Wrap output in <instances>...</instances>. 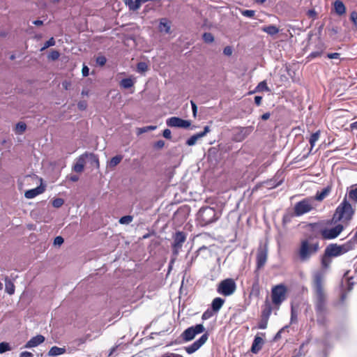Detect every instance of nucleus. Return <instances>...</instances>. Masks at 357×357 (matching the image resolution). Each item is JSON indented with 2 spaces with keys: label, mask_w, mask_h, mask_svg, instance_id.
I'll return each mask as SVG.
<instances>
[{
  "label": "nucleus",
  "mask_w": 357,
  "mask_h": 357,
  "mask_svg": "<svg viewBox=\"0 0 357 357\" xmlns=\"http://www.w3.org/2000/svg\"><path fill=\"white\" fill-rule=\"evenodd\" d=\"M298 313L295 310L294 306H291V324L295 323L297 321Z\"/></svg>",
  "instance_id": "42"
},
{
  "label": "nucleus",
  "mask_w": 357,
  "mask_h": 357,
  "mask_svg": "<svg viewBox=\"0 0 357 357\" xmlns=\"http://www.w3.org/2000/svg\"><path fill=\"white\" fill-rule=\"evenodd\" d=\"M223 53L227 56H230L232 54V50L231 47L227 46L224 48Z\"/></svg>",
  "instance_id": "63"
},
{
  "label": "nucleus",
  "mask_w": 357,
  "mask_h": 357,
  "mask_svg": "<svg viewBox=\"0 0 357 357\" xmlns=\"http://www.w3.org/2000/svg\"><path fill=\"white\" fill-rule=\"evenodd\" d=\"M317 321L319 324L324 325L326 322V314H323V315L317 314Z\"/></svg>",
  "instance_id": "51"
},
{
  "label": "nucleus",
  "mask_w": 357,
  "mask_h": 357,
  "mask_svg": "<svg viewBox=\"0 0 357 357\" xmlns=\"http://www.w3.org/2000/svg\"><path fill=\"white\" fill-rule=\"evenodd\" d=\"M96 61L98 65L102 66L106 63L107 59L104 56H99L96 58Z\"/></svg>",
  "instance_id": "50"
},
{
  "label": "nucleus",
  "mask_w": 357,
  "mask_h": 357,
  "mask_svg": "<svg viewBox=\"0 0 357 357\" xmlns=\"http://www.w3.org/2000/svg\"><path fill=\"white\" fill-rule=\"evenodd\" d=\"M137 69L138 73H144L147 70L148 66L145 62H139L137 65Z\"/></svg>",
  "instance_id": "39"
},
{
  "label": "nucleus",
  "mask_w": 357,
  "mask_h": 357,
  "mask_svg": "<svg viewBox=\"0 0 357 357\" xmlns=\"http://www.w3.org/2000/svg\"><path fill=\"white\" fill-rule=\"evenodd\" d=\"M64 240L61 236H56L54 240V244L55 245H61L63 244Z\"/></svg>",
  "instance_id": "54"
},
{
  "label": "nucleus",
  "mask_w": 357,
  "mask_h": 357,
  "mask_svg": "<svg viewBox=\"0 0 357 357\" xmlns=\"http://www.w3.org/2000/svg\"><path fill=\"white\" fill-rule=\"evenodd\" d=\"M82 73L83 77L88 76L89 74V68L86 66L84 65L82 70Z\"/></svg>",
  "instance_id": "62"
},
{
  "label": "nucleus",
  "mask_w": 357,
  "mask_h": 357,
  "mask_svg": "<svg viewBox=\"0 0 357 357\" xmlns=\"http://www.w3.org/2000/svg\"><path fill=\"white\" fill-rule=\"evenodd\" d=\"M212 316H213V312L211 310H207L206 311H205L203 313V314L202 316V319L203 320H206V319L211 318Z\"/></svg>",
  "instance_id": "53"
},
{
  "label": "nucleus",
  "mask_w": 357,
  "mask_h": 357,
  "mask_svg": "<svg viewBox=\"0 0 357 357\" xmlns=\"http://www.w3.org/2000/svg\"><path fill=\"white\" fill-rule=\"evenodd\" d=\"M287 288L282 284H280L273 287L271 289L272 302L275 305H280L286 299Z\"/></svg>",
  "instance_id": "9"
},
{
  "label": "nucleus",
  "mask_w": 357,
  "mask_h": 357,
  "mask_svg": "<svg viewBox=\"0 0 357 357\" xmlns=\"http://www.w3.org/2000/svg\"><path fill=\"white\" fill-rule=\"evenodd\" d=\"M5 289L6 291L10 295L13 294L15 292V285L8 277L5 278Z\"/></svg>",
  "instance_id": "28"
},
{
  "label": "nucleus",
  "mask_w": 357,
  "mask_h": 357,
  "mask_svg": "<svg viewBox=\"0 0 357 357\" xmlns=\"http://www.w3.org/2000/svg\"><path fill=\"white\" fill-rule=\"evenodd\" d=\"M320 250V242L317 236H309L300 242L296 250L298 258L301 262L308 261Z\"/></svg>",
  "instance_id": "2"
},
{
  "label": "nucleus",
  "mask_w": 357,
  "mask_h": 357,
  "mask_svg": "<svg viewBox=\"0 0 357 357\" xmlns=\"http://www.w3.org/2000/svg\"><path fill=\"white\" fill-rule=\"evenodd\" d=\"M186 240V235L183 231H176L174 236V243L172 245V252L174 255H177L182 248L183 243Z\"/></svg>",
  "instance_id": "13"
},
{
  "label": "nucleus",
  "mask_w": 357,
  "mask_h": 357,
  "mask_svg": "<svg viewBox=\"0 0 357 357\" xmlns=\"http://www.w3.org/2000/svg\"><path fill=\"white\" fill-rule=\"evenodd\" d=\"M44 191V188L41 186L36 187L35 188L29 190L25 192L24 196L27 199H33L36 197L37 195L43 193Z\"/></svg>",
  "instance_id": "19"
},
{
  "label": "nucleus",
  "mask_w": 357,
  "mask_h": 357,
  "mask_svg": "<svg viewBox=\"0 0 357 357\" xmlns=\"http://www.w3.org/2000/svg\"><path fill=\"white\" fill-rule=\"evenodd\" d=\"M158 29L162 33H169L171 32L170 22L167 18L160 19Z\"/></svg>",
  "instance_id": "18"
},
{
  "label": "nucleus",
  "mask_w": 357,
  "mask_h": 357,
  "mask_svg": "<svg viewBox=\"0 0 357 357\" xmlns=\"http://www.w3.org/2000/svg\"><path fill=\"white\" fill-rule=\"evenodd\" d=\"M319 136H320V131L319 130H318V131H317V132H314L313 134L311 135V136L310 137V139H309V142H310V146H311V148H310V153L312 150L313 147L315 146V144L318 141V139L319 138Z\"/></svg>",
  "instance_id": "31"
},
{
  "label": "nucleus",
  "mask_w": 357,
  "mask_h": 357,
  "mask_svg": "<svg viewBox=\"0 0 357 357\" xmlns=\"http://www.w3.org/2000/svg\"><path fill=\"white\" fill-rule=\"evenodd\" d=\"M268 319L262 318L258 324V328L259 329H265L267 327Z\"/></svg>",
  "instance_id": "49"
},
{
  "label": "nucleus",
  "mask_w": 357,
  "mask_h": 357,
  "mask_svg": "<svg viewBox=\"0 0 357 357\" xmlns=\"http://www.w3.org/2000/svg\"><path fill=\"white\" fill-rule=\"evenodd\" d=\"M88 155L90 156V158L96 163L97 167H99V160H98V156L93 153H89V154H88Z\"/></svg>",
  "instance_id": "58"
},
{
  "label": "nucleus",
  "mask_w": 357,
  "mask_h": 357,
  "mask_svg": "<svg viewBox=\"0 0 357 357\" xmlns=\"http://www.w3.org/2000/svg\"><path fill=\"white\" fill-rule=\"evenodd\" d=\"M165 146V142L163 140H158L154 144V147L155 149H162Z\"/></svg>",
  "instance_id": "59"
},
{
  "label": "nucleus",
  "mask_w": 357,
  "mask_h": 357,
  "mask_svg": "<svg viewBox=\"0 0 357 357\" xmlns=\"http://www.w3.org/2000/svg\"><path fill=\"white\" fill-rule=\"evenodd\" d=\"M254 127L252 126L246 127H236L234 129L232 139L236 142L243 141L253 131Z\"/></svg>",
  "instance_id": "10"
},
{
  "label": "nucleus",
  "mask_w": 357,
  "mask_h": 357,
  "mask_svg": "<svg viewBox=\"0 0 357 357\" xmlns=\"http://www.w3.org/2000/svg\"><path fill=\"white\" fill-rule=\"evenodd\" d=\"M241 13L242 15H243L246 17L252 18L254 17L255 11L252 10H241Z\"/></svg>",
  "instance_id": "45"
},
{
  "label": "nucleus",
  "mask_w": 357,
  "mask_h": 357,
  "mask_svg": "<svg viewBox=\"0 0 357 357\" xmlns=\"http://www.w3.org/2000/svg\"><path fill=\"white\" fill-rule=\"evenodd\" d=\"M334 10L337 15L341 16L346 13V7L340 0H336L334 3Z\"/></svg>",
  "instance_id": "21"
},
{
  "label": "nucleus",
  "mask_w": 357,
  "mask_h": 357,
  "mask_svg": "<svg viewBox=\"0 0 357 357\" xmlns=\"http://www.w3.org/2000/svg\"><path fill=\"white\" fill-rule=\"evenodd\" d=\"M210 128L208 126H204V130L202 132H198L199 136H201V137H204L208 132H210Z\"/></svg>",
  "instance_id": "60"
},
{
  "label": "nucleus",
  "mask_w": 357,
  "mask_h": 357,
  "mask_svg": "<svg viewBox=\"0 0 357 357\" xmlns=\"http://www.w3.org/2000/svg\"><path fill=\"white\" fill-rule=\"evenodd\" d=\"M331 188L330 186H327L326 188H324L321 192H317L316 193V195L314 197V200H317V201H322L324 199H325L328 195L329 193L331 192Z\"/></svg>",
  "instance_id": "22"
},
{
  "label": "nucleus",
  "mask_w": 357,
  "mask_h": 357,
  "mask_svg": "<svg viewBox=\"0 0 357 357\" xmlns=\"http://www.w3.org/2000/svg\"><path fill=\"white\" fill-rule=\"evenodd\" d=\"M45 341V337L42 335H38L31 337L25 344V348L36 347Z\"/></svg>",
  "instance_id": "17"
},
{
  "label": "nucleus",
  "mask_w": 357,
  "mask_h": 357,
  "mask_svg": "<svg viewBox=\"0 0 357 357\" xmlns=\"http://www.w3.org/2000/svg\"><path fill=\"white\" fill-rule=\"evenodd\" d=\"M166 124L169 127L187 128L190 126V121L179 117L172 116L167 119Z\"/></svg>",
  "instance_id": "15"
},
{
  "label": "nucleus",
  "mask_w": 357,
  "mask_h": 357,
  "mask_svg": "<svg viewBox=\"0 0 357 357\" xmlns=\"http://www.w3.org/2000/svg\"><path fill=\"white\" fill-rule=\"evenodd\" d=\"M260 91H266L269 92L270 89L268 87L266 82L262 81L258 84V85L256 86L254 91L250 92V93H255V92H260Z\"/></svg>",
  "instance_id": "30"
},
{
  "label": "nucleus",
  "mask_w": 357,
  "mask_h": 357,
  "mask_svg": "<svg viewBox=\"0 0 357 357\" xmlns=\"http://www.w3.org/2000/svg\"><path fill=\"white\" fill-rule=\"evenodd\" d=\"M123 1L130 10H137L141 6L140 0H123Z\"/></svg>",
  "instance_id": "24"
},
{
  "label": "nucleus",
  "mask_w": 357,
  "mask_h": 357,
  "mask_svg": "<svg viewBox=\"0 0 357 357\" xmlns=\"http://www.w3.org/2000/svg\"><path fill=\"white\" fill-rule=\"evenodd\" d=\"M202 138L201 136H199V133H197L192 136H191L188 140L186 141V144L188 146H193L196 144L197 141Z\"/></svg>",
  "instance_id": "35"
},
{
  "label": "nucleus",
  "mask_w": 357,
  "mask_h": 357,
  "mask_svg": "<svg viewBox=\"0 0 357 357\" xmlns=\"http://www.w3.org/2000/svg\"><path fill=\"white\" fill-rule=\"evenodd\" d=\"M134 84V82L130 78H124L120 82V86L123 89H129Z\"/></svg>",
  "instance_id": "34"
},
{
  "label": "nucleus",
  "mask_w": 357,
  "mask_h": 357,
  "mask_svg": "<svg viewBox=\"0 0 357 357\" xmlns=\"http://www.w3.org/2000/svg\"><path fill=\"white\" fill-rule=\"evenodd\" d=\"M224 303L225 300L223 298L220 297L215 298L211 303L212 310L215 312H218L222 307Z\"/></svg>",
  "instance_id": "23"
},
{
  "label": "nucleus",
  "mask_w": 357,
  "mask_h": 357,
  "mask_svg": "<svg viewBox=\"0 0 357 357\" xmlns=\"http://www.w3.org/2000/svg\"><path fill=\"white\" fill-rule=\"evenodd\" d=\"M340 56V53H337V52H334V53H328L327 54V57L328 59H339Z\"/></svg>",
  "instance_id": "56"
},
{
  "label": "nucleus",
  "mask_w": 357,
  "mask_h": 357,
  "mask_svg": "<svg viewBox=\"0 0 357 357\" xmlns=\"http://www.w3.org/2000/svg\"><path fill=\"white\" fill-rule=\"evenodd\" d=\"M208 333L206 332L204 333L198 340L195 341L192 344L185 347V351L188 354H192L199 350L208 340Z\"/></svg>",
  "instance_id": "12"
},
{
  "label": "nucleus",
  "mask_w": 357,
  "mask_h": 357,
  "mask_svg": "<svg viewBox=\"0 0 357 357\" xmlns=\"http://www.w3.org/2000/svg\"><path fill=\"white\" fill-rule=\"evenodd\" d=\"M321 52H322L319 50L312 52L308 55L307 58L310 59H313L314 58L319 56L321 54Z\"/></svg>",
  "instance_id": "52"
},
{
  "label": "nucleus",
  "mask_w": 357,
  "mask_h": 357,
  "mask_svg": "<svg viewBox=\"0 0 357 357\" xmlns=\"http://www.w3.org/2000/svg\"><path fill=\"white\" fill-rule=\"evenodd\" d=\"M348 273H346L344 275V278L342 280V282L344 281H347V285H348V291H350L353 288L354 282L351 281L352 278L347 275Z\"/></svg>",
  "instance_id": "36"
},
{
  "label": "nucleus",
  "mask_w": 357,
  "mask_h": 357,
  "mask_svg": "<svg viewBox=\"0 0 357 357\" xmlns=\"http://www.w3.org/2000/svg\"><path fill=\"white\" fill-rule=\"evenodd\" d=\"M272 312V307L268 301H266L261 312V317L268 319Z\"/></svg>",
  "instance_id": "26"
},
{
  "label": "nucleus",
  "mask_w": 357,
  "mask_h": 357,
  "mask_svg": "<svg viewBox=\"0 0 357 357\" xmlns=\"http://www.w3.org/2000/svg\"><path fill=\"white\" fill-rule=\"evenodd\" d=\"M87 157L88 156V153H86L85 154L81 155L77 162L73 166V170L75 172H77V173H81L82 172H83L84 170V157Z\"/></svg>",
  "instance_id": "20"
},
{
  "label": "nucleus",
  "mask_w": 357,
  "mask_h": 357,
  "mask_svg": "<svg viewBox=\"0 0 357 357\" xmlns=\"http://www.w3.org/2000/svg\"><path fill=\"white\" fill-rule=\"evenodd\" d=\"M77 107L80 110H84L87 107V103L84 100L79 101L77 104Z\"/></svg>",
  "instance_id": "55"
},
{
  "label": "nucleus",
  "mask_w": 357,
  "mask_h": 357,
  "mask_svg": "<svg viewBox=\"0 0 357 357\" xmlns=\"http://www.w3.org/2000/svg\"><path fill=\"white\" fill-rule=\"evenodd\" d=\"M236 289V284L232 278L222 280L218 285L217 292L224 296L232 295Z\"/></svg>",
  "instance_id": "7"
},
{
  "label": "nucleus",
  "mask_w": 357,
  "mask_h": 357,
  "mask_svg": "<svg viewBox=\"0 0 357 357\" xmlns=\"http://www.w3.org/2000/svg\"><path fill=\"white\" fill-rule=\"evenodd\" d=\"M348 195L350 200L357 203V184L351 186Z\"/></svg>",
  "instance_id": "33"
},
{
  "label": "nucleus",
  "mask_w": 357,
  "mask_h": 357,
  "mask_svg": "<svg viewBox=\"0 0 357 357\" xmlns=\"http://www.w3.org/2000/svg\"><path fill=\"white\" fill-rule=\"evenodd\" d=\"M132 219H133V218L131 215H125V216L121 217L119 219V222L121 225H128L132 221Z\"/></svg>",
  "instance_id": "37"
},
{
  "label": "nucleus",
  "mask_w": 357,
  "mask_h": 357,
  "mask_svg": "<svg viewBox=\"0 0 357 357\" xmlns=\"http://www.w3.org/2000/svg\"><path fill=\"white\" fill-rule=\"evenodd\" d=\"M162 135L165 138L170 139L172 138V132L169 129H165L163 131Z\"/></svg>",
  "instance_id": "57"
},
{
  "label": "nucleus",
  "mask_w": 357,
  "mask_h": 357,
  "mask_svg": "<svg viewBox=\"0 0 357 357\" xmlns=\"http://www.w3.org/2000/svg\"><path fill=\"white\" fill-rule=\"evenodd\" d=\"M354 212L355 211L351 204L347 201V197H344L342 202L336 208L333 220L335 222L338 221L344 224H348L353 218Z\"/></svg>",
  "instance_id": "3"
},
{
  "label": "nucleus",
  "mask_w": 357,
  "mask_h": 357,
  "mask_svg": "<svg viewBox=\"0 0 357 357\" xmlns=\"http://www.w3.org/2000/svg\"><path fill=\"white\" fill-rule=\"evenodd\" d=\"M331 257L329 255H327V253L324 252V254L321 257V266L324 269L326 270L330 267V265L331 264Z\"/></svg>",
  "instance_id": "29"
},
{
  "label": "nucleus",
  "mask_w": 357,
  "mask_h": 357,
  "mask_svg": "<svg viewBox=\"0 0 357 357\" xmlns=\"http://www.w3.org/2000/svg\"><path fill=\"white\" fill-rule=\"evenodd\" d=\"M314 208V199L309 197L297 202L294 206V213L297 216L303 215L311 211Z\"/></svg>",
  "instance_id": "8"
},
{
  "label": "nucleus",
  "mask_w": 357,
  "mask_h": 357,
  "mask_svg": "<svg viewBox=\"0 0 357 357\" xmlns=\"http://www.w3.org/2000/svg\"><path fill=\"white\" fill-rule=\"evenodd\" d=\"M268 257V248L266 245H260L257 252V268L261 269L266 264Z\"/></svg>",
  "instance_id": "14"
},
{
  "label": "nucleus",
  "mask_w": 357,
  "mask_h": 357,
  "mask_svg": "<svg viewBox=\"0 0 357 357\" xmlns=\"http://www.w3.org/2000/svg\"><path fill=\"white\" fill-rule=\"evenodd\" d=\"M354 245L355 244L351 240L342 245L331 243L326 246L324 252L331 257H337L352 250Z\"/></svg>",
  "instance_id": "5"
},
{
  "label": "nucleus",
  "mask_w": 357,
  "mask_h": 357,
  "mask_svg": "<svg viewBox=\"0 0 357 357\" xmlns=\"http://www.w3.org/2000/svg\"><path fill=\"white\" fill-rule=\"evenodd\" d=\"M20 357H33V354L29 351H22L20 353Z\"/></svg>",
  "instance_id": "64"
},
{
  "label": "nucleus",
  "mask_w": 357,
  "mask_h": 357,
  "mask_svg": "<svg viewBox=\"0 0 357 357\" xmlns=\"http://www.w3.org/2000/svg\"><path fill=\"white\" fill-rule=\"evenodd\" d=\"M202 38L206 43H211L214 40V37L211 33H204Z\"/></svg>",
  "instance_id": "40"
},
{
  "label": "nucleus",
  "mask_w": 357,
  "mask_h": 357,
  "mask_svg": "<svg viewBox=\"0 0 357 357\" xmlns=\"http://www.w3.org/2000/svg\"><path fill=\"white\" fill-rule=\"evenodd\" d=\"M26 128V126L24 123L20 122V123H17V125H16V131H17V132H18L20 134H21L24 131H25Z\"/></svg>",
  "instance_id": "44"
},
{
  "label": "nucleus",
  "mask_w": 357,
  "mask_h": 357,
  "mask_svg": "<svg viewBox=\"0 0 357 357\" xmlns=\"http://www.w3.org/2000/svg\"><path fill=\"white\" fill-rule=\"evenodd\" d=\"M64 203V200L61 198H56L52 201V206L54 208H60Z\"/></svg>",
  "instance_id": "43"
},
{
  "label": "nucleus",
  "mask_w": 357,
  "mask_h": 357,
  "mask_svg": "<svg viewBox=\"0 0 357 357\" xmlns=\"http://www.w3.org/2000/svg\"><path fill=\"white\" fill-rule=\"evenodd\" d=\"M344 226L338 224L332 228H325L321 230V235L324 239H333L337 237L343 231Z\"/></svg>",
  "instance_id": "11"
},
{
  "label": "nucleus",
  "mask_w": 357,
  "mask_h": 357,
  "mask_svg": "<svg viewBox=\"0 0 357 357\" xmlns=\"http://www.w3.org/2000/svg\"><path fill=\"white\" fill-rule=\"evenodd\" d=\"M325 273L317 271L313 274L312 289L315 294V311L317 314L323 315L326 313V294L324 290Z\"/></svg>",
  "instance_id": "1"
},
{
  "label": "nucleus",
  "mask_w": 357,
  "mask_h": 357,
  "mask_svg": "<svg viewBox=\"0 0 357 357\" xmlns=\"http://www.w3.org/2000/svg\"><path fill=\"white\" fill-rule=\"evenodd\" d=\"M350 20L352 22L355 28L357 29V12L356 11H352L350 13Z\"/></svg>",
  "instance_id": "46"
},
{
  "label": "nucleus",
  "mask_w": 357,
  "mask_h": 357,
  "mask_svg": "<svg viewBox=\"0 0 357 357\" xmlns=\"http://www.w3.org/2000/svg\"><path fill=\"white\" fill-rule=\"evenodd\" d=\"M10 350H11V347L8 343L4 342L0 343V354H3Z\"/></svg>",
  "instance_id": "38"
},
{
  "label": "nucleus",
  "mask_w": 357,
  "mask_h": 357,
  "mask_svg": "<svg viewBox=\"0 0 357 357\" xmlns=\"http://www.w3.org/2000/svg\"><path fill=\"white\" fill-rule=\"evenodd\" d=\"M261 31L273 36L279 33V29L275 25H268L261 27Z\"/></svg>",
  "instance_id": "25"
},
{
  "label": "nucleus",
  "mask_w": 357,
  "mask_h": 357,
  "mask_svg": "<svg viewBox=\"0 0 357 357\" xmlns=\"http://www.w3.org/2000/svg\"><path fill=\"white\" fill-rule=\"evenodd\" d=\"M220 213L210 206L202 207L197 213V220L201 226H206L217 221Z\"/></svg>",
  "instance_id": "4"
},
{
  "label": "nucleus",
  "mask_w": 357,
  "mask_h": 357,
  "mask_svg": "<svg viewBox=\"0 0 357 357\" xmlns=\"http://www.w3.org/2000/svg\"><path fill=\"white\" fill-rule=\"evenodd\" d=\"M123 155H117L113 158H111L109 160L108 165L111 168L115 167L116 165H118L122 160Z\"/></svg>",
  "instance_id": "32"
},
{
  "label": "nucleus",
  "mask_w": 357,
  "mask_h": 357,
  "mask_svg": "<svg viewBox=\"0 0 357 357\" xmlns=\"http://www.w3.org/2000/svg\"><path fill=\"white\" fill-rule=\"evenodd\" d=\"M304 347H305V343H303L300 346V348H299L297 354H295L294 356H293L292 357H303V356H304L305 354V351H304Z\"/></svg>",
  "instance_id": "48"
},
{
  "label": "nucleus",
  "mask_w": 357,
  "mask_h": 357,
  "mask_svg": "<svg viewBox=\"0 0 357 357\" xmlns=\"http://www.w3.org/2000/svg\"><path fill=\"white\" fill-rule=\"evenodd\" d=\"M66 349L64 347H58L56 346L52 347L49 352L48 356H57L59 355L63 354L66 353Z\"/></svg>",
  "instance_id": "27"
},
{
  "label": "nucleus",
  "mask_w": 357,
  "mask_h": 357,
  "mask_svg": "<svg viewBox=\"0 0 357 357\" xmlns=\"http://www.w3.org/2000/svg\"><path fill=\"white\" fill-rule=\"evenodd\" d=\"M155 128H156V126H149L144 127L140 129V133L145 132L148 130H153Z\"/></svg>",
  "instance_id": "61"
},
{
  "label": "nucleus",
  "mask_w": 357,
  "mask_h": 357,
  "mask_svg": "<svg viewBox=\"0 0 357 357\" xmlns=\"http://www.w3.org/2000/svg\"><path fill=\"white\" fill-rule=\"evenodd\" d=\"M205 331V327L203 324H199L188 327L181 334L180 338L183 342H188L192 340L196 335L201 334Z\"/></svg>",
  "instance_id": "6"
},
{
  "label": "nucleus",
  "mask_w": 357,
  "mask_h": 357,
  "mask_svg": "<svg viewBox=\"0 0 357 357\" xmlns=\"http://www.w3.org/2000/svg\"><path fill=\"white\" fill-rule=\"evenodd\" d=\"M264 344V341L263 338L260 336H259V334H257L252 342V347H251V351L253 354H257L262 348L263 345Z\"/></svg>",
  "instance_id": "16"
},
{
  "label": "nucleus",
  "mask_w": 357,
  "mask_h": 357,
  "mask_svg": "<svg viewBox=\"0 0 357 357\" xmlns=\"http://www.w3.org/2000/svg\"><path fill=\"white\" fill-rule=\"evenodd\" d=\"M60 54L56 50H52L48 55V58L53 61H55L59 58Z\"/></svg>",
  "instance_id": "47"
},
{
  "label": "nucleus",
  "mask_w": 357,
  "mask_h": 357,
  "mask_svg": "<svg viewBox=\"0 0 357 357\" xmlns=\"http://www.w3.org/2000/svg\"><path fill=\"white\" fill-rule=\"evenodd\" d=\"M55 45V40L53 37L50 38L47 41L45 42L43 47L40 49V51H43L49 47L54 46Z\"/></svg>",
  "instance_id": "41"
}]
</instances>
